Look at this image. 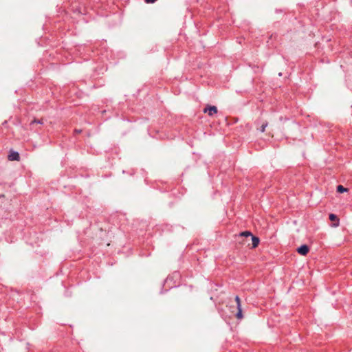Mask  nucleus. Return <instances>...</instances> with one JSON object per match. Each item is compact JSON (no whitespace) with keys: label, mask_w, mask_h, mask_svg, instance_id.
<instances>
[{"label":"nucleus","mask_w":352,"mask_h":352,"mask_svg":"<svg viewBox=\"0 0 352 352\" xmlns=\"http://www.w3.org/2000/svg\"><path fill=\"white\" fill-rule=\"evenodd\" d=\"M243 237H245V238L250 237L251 238L252 248H256L259 244V241H260L259 239L257 236H253L252 234L251 233V232H250V231L242 232L238 235V242L239 243H242V244L245 243L246 241L243 240Z\"/></svg>","instance_id":"1"},{"label":"nucleus","mask_w":352,"mask_h":352,"mask_svg":"<svg viewBox=\"0 0 352 352\" xmlns=\"http://www.w3.org/2000/svg\"><path fill=\"white\" fill-rule=\"evenodd\" d=\"M235 300H236V302L237 309H238V311L236 313V318L238 319H242L243 318V314H242V309H241V306L240 298L238 296H235Z\"/></svg>","instance_id":"2"},{"label":"nucleus","mask_w":352,"mask_h":352,"mask_svg":"<svg viewBox=\"0 0 352 352\" xmlns=\"http://www.w3.org/2000/svg\"><path fill=\"white\" fill-rule=\"evenodd\" d=\"M309 248L307 245H302L297 249V252L298 254L305 256L309 252Z\"/></svg>","instance_id":"3"},{"label":"nucleus","mask_w":352,"mask_h":352,"mask_svg":"<svg viewBox=\"0 0 352 352\" xmlns=\"http://www.w3.org/2000/svg\"><path fill=\"white\" fill-rule=\"evenodd\" d=\"M204 111L208 113L210 116H212L217 113V109L215 106H210L204 109Z\"/></svg>","instance_id":"4"},{"label":"nucleus","mask_w":352,"mask_h":352,"mask_svg":"<svg viewBox=\"0 0 352 352\" xmlns=\"http://www.w3.org/2000/svg\"><path fill=\"white\" fill-rule=\"evenodd\" d=\"M8 160L10 161H19L20 156L18 152L12 151L8 155Z\"/></svg>","instance_id":"5"},{"label":"nucleus","mask_w":352,"mask_h":352,"mask_svg":"<svg viewBox=\"0 0 352 352\" xmlns=\"http://www.w3.org/2000/svg\"><path fill=\"white\" fill-rule=\"evenodd\" d=\"M337 191L340 193L345 192L348 191V189L344 188L342 185H339L337 186Z\"/></svg>","instance_id":"6"},{"label":"nucleus","mask_w":352,"mask_h":352,"mask_svg":"<svg viewBox=\"0 0 352 352\" xmlns=\"http://www.w3.org/2000/svg\"><path fill=\"white\" fill-rule=\"evenodd\" d=\"M329 219L331 221H338V219L337 216L335 214H329Z\"/></svg>","instance_id":"7"},{"label":"nucleus","mask_w":352,"mask_h":352,"mask_svg":"<svg viewBox=\"0 0 352 352\" xmlns=\"http://www.w3.org/2000/svg\"><path fill=\"white\" fill-rule=\"evenodd\" d=\"M267 126V123L265 122L264 124H262V126H261V132H264L265 130V128Z\"/></svg>","instance_id":"8"},{"label":"nucleus","mask_w":352,"mask_h":352,"mask_svg":"<svg viewBox=\"0 0 352 352\" xmlns=\"http://www.w3.org/2000/svg\"><path fill=\"white\" fill-rule=\"evenodd\" d=\"M34 123H38V124H43V121L41 120H33L32 122H31V124H34Z\"/></svg>","instance_id":"9"},{"label":"nucleus","mask_w":352,"mask_h":352,"mask_svg":"<svg viewBox=\"0 0 352 352\" xmlns=\"http://www.w3.org/2000/svg\"><path fill=\"white\" fill-rule=\"evenodd\" d=\"M146 3H155L157 0H144Z\"/></svg>","instance_id":"10"}]
</instances>
